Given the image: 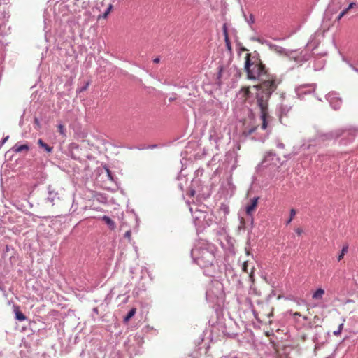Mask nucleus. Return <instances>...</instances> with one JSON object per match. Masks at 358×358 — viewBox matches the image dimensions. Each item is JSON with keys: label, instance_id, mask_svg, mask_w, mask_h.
Here are the masks:
<instances>
[{"label": "nucleus", "instance_id": "obj_1", "mask_svg": "<svg viewBox=\"0 0 358 358\" xmlns=\"http://www.w3.org/2000/svg\"><path fill=\"white\" fill-rule=\"evenodd\" d=\"M245 59L244 69L248 78L250 80H259V84L253 86L256 91L268 90L275 91L279 83L277 82L275 76L267 72L260 59L259 54L257 51L248 53Z\"/></svg>", "mask_w": 358, "mask_h": 358}, {"label": "nucleus", "instance_id": "obj_2", "mask_svg": "<svg viewBox=\"0 0 358 358\" xmlns=\"http://www.w3.org/2000/svg\"><path fill=\"white\" fill-rule=\"evenodd\" d=\"M217 247L205 240L196 243L191 250V257L194 263L203 268L206 275L213 276L215 273Z\"/></svg>", "mask_w": 358, "mask_h": 358}, {"label": "nucleus", "instance_id": "obj_3", "mask_svg": "<svg viewBox=\"0 0 358 358\" xmlns=\"http://www.w3.org/2000/svg\"><path fill=\"white\" fill-rule=\"evenodd\" d=\"M275 91L271 90H260L256 92V103L260 110V117L262 120L261 128L264 130L266 129L268 127V101L271 98V94Z\"/></svg>", "mask_w": 358, "mask_h": 358}, {"label": "nucleus", "instance_id": "obj_4", "mask_svg": "<svg viewBox=\"0 0 358 358\" xmlns=\"http://www.w3.org/2000/svg\"><path fill=\"white\" fill-rule=\"evenodd\" d=\"M194 223L198 229H203L209 227L213 222V215L211 213L196 209L194 212L190 208Z\"/></svg>", "mask_w": 358, "mask_h": 358}, {"label": "nucleus", "instance_id": "obj_5", "mask_svg": "<svg viewBox=\"0 0 358 358\" xmlns=\"http://www.w3.org/2000/svg\"><path fill=\"white\" fill-rule=\"evenodd\" d=\"M269 47L271 50L275 51V52L283 55L287 57L289 59H293L294 62L301 63L306 62L308 59V57H303V58L299 55H296V52H298L297 50H287L285 49L281 46L274 45V44H269Z\"/></svg>", "mask_w": 358, "mask_h": 358}, {"label": "nucleus", "instance_id": "obj_6", "mask_svg": "<svg viewBox=\"0 0 358 358\" xmlns=\"http://www.w3.org/2000/svg\"><path fill=\"white\" fill-rule=\"evenodd\" d=\"M280 164V159L276 156L275 152L270 151L264 155L261 164L257 166V171H260L262 169L270 166L279 167Z\"/></svg>", "mask_w": 358, "mask_h": 358}, {"label": "nucleus", "instance_id": "obj_7", "mask_svg": "<svg viewBox=\"0 0 358 358\" xmlns=\"http://www.w3.org/2000/svg\"><path fill=\"white\" fill-rule=\"evenodd\" d=\"M315 90V84H305L296 87L295 92L299 99H303L304 95L313 92Z\"/></svg>", "mask_w": 358, "mask_h": 358}, {"label": "nucleus", "instance_id": "obj_8", "mask_svg": "<svg viewBox=\"0 0 358 358\" xmlns=\"http://www.w3.org/2000/svg\"><path fill=\"white\" fill-rule=\"evenodd\" d=\"M326 99L334 110H338L341 108L342 99L338 96V94L336 92H329L326 96Z\"/></svg>", "mask_w": 358, "mask_h": 358}, {"label": "nucleus", "instance_id": "obj_9", "mask_svg": "<svg viewBox=\"0 0 358 358\" xmlns=\"http://www.w3.org/2000/svg\"><path fill=\"white\" fill-rule=\"evenodd\" d=\"M259 199V198L258 196L253 197L245 206V213L250 220L251 226L253 224L252 212L257 206Z\"/></svg>", "mask_w": 358, "mask_h": 358}, {"label": "nucleus", "instance_id": "obj_10", "mask_svg": "<svg viewBox=\"0 0 358 358\" xmlns=\"http://www.w3.org/2000/svg\"><path fill=\"white\" fill-rule=\"evenodd\" d=\"M203 190V187L199 179H193L189 187V195L194 196L196 194L201 195Z\"/></svg>", "mask_w": 358, "mask_h": 358}, {"label": "nucleus", "instance_id": "obj_11", "mask_svg": "<svg viewBox=\"0 0 358 358\" xmlns=\"http://www.w3.org/2000/svg\"><path fill=\"white\" fill-rule=\"evenodd\" d=\"M5 219L10 224H21L24 220L22 215L12 211L7 214Z\"/></svg>", "mask_w": 358, "mask_h": 358}, {"label": "nucleus", "instance_id": "obj_12", "mask_svg": "<svg viewBox=\"0 0 358 358\" xmlns=\"http://www.w3.org/2000/svg\"><path fill=\"white\" fill-rule=\"evenodd\" d=\"M343 133V130L338 129L336 131H333L327 134H322L319 135V138L322 140H330L332 138H337L339 136H342Z\"/></svg>", "mask_w": 358, "mask_h": 358}, {"label": "nucleus", "instance_id": "obj_13", "mask_svg": "<svg viewBox=\"0 0 358 358\" xmlns=\"http://www.w3.org/2000/svg\"><path fill=\"white\" fill-rule=\"evenodd\" d=\"M14 249L12 246L6 245H5L4 248L3 249L2 252V258L4 260L10 259V261L14 257Z\"/></svg>", "mask_w": 358, "mask_h": 358}, {"label": "nucleus", "instance_id": "obj_14", "mask_svg": "<svg viewBox=\"0 0 358 358\" xmlns=\"http://www.w3.org/2000/svg\"><path fill=\"white\" fill-rule=\"evenodd\" d=\"M48 196L47 197V201L50 202L52 205L55 204V201L59 199V196L57 192L53 188L52 185H48Z\"/></svg>", "mask_w": 358, "mask_h": 358}, {"label": "nucleus", "instance_id": "obj_15", "mask_svg": "<svg viewBox=\"0 0 358 358\" xmlns=\"http://www.w3.org/2000/svg\"><path fill=\"white\" fill-rule=\"evenodd\" d=\"M29 150V146L27 144L21 145L19 143H17L12 147L10 151L17 153L23 151L27 152Z\"/></svg>", "mask_w": 358, "mask_h": 358}, {"label": "nucleus", "instance_id": "obj_16", "mask_svg": "<svg viewBox=\"0 0 358 358\" xmlns=\"http://www.w3.org/2000/svg\"><path fill=\"white\" fill-rule=\"evenodd\" d=\"M325 294L324 289L322 288H318L315 290V292L313 294L312 298L314 300L321 301L323 299V296Z\"/></svg>", "mask_w": 358, "mask_h": 358}, {"label": "nucleus", "instance_id": "obj_17", "mask_svg": "<svg viewBox=\"0 0 358 358\" xmlns=\"http://www.w3.org/2000/svg\"><path fill=\"white\" fill-rule=\"evenodd\" d=\"M38 145L40 148L43 149L46 152L50 153L52 152L53 147L50 146L45 143L41 138L38 140Z\"/></svg>", "mask_w": 358, "mask_h": 358}, {"label": "nucleus", "instance_id": "obj_18", "mask_svg": "<svg viewBox=\"0 0 358 358\" xmlns=\"http://www.w3.org/2000/svg\"><path fill=\"white\" fill-rule=\"evenodd\" d=\"M101 220L108 225L109 229H114L116 227L115 222L108 216L103 215Z\"/></svg>", "mask_w": 358, "mask_h": 358}, {"label": "nucleus", "instance_id": "obj_19", "mask_svg": "<svg viewBox=\"0 0 358 358\" xmlns=\"http://www.w3.org/2000/svg\"><path fill=\"white\" fill-rule=\"evenodd\" d=\"M15 319L18 321L22 322L26 320V316L20 310H19L18 308L15 310Z\"/></svg>", "mask_w": 358, "mask_h": 358}, {"label": "nucleus", "instance_id": "obj_20", "mask_svg": "<svg viewBox=\"0 0 358 358\" xmlns=\"http://www.w3.org/2000/svg\"><path fill=\"white\" fill-rule=\"evenodd\" d=\"M135 314H136V309L135 308H131L127 313V314L124 317L123 321L124 322H128L131 320V318L134 316Z\"/></svg>", "mask_w": 358, "mask_h": 358}, {"label": "nucleus", "instance_id": "obj_21", "mask_svg": "<svg viewBox=\"0 0 358 358\" xmlns=\"http://www.w3.org/2000/svg\"><path fill=\"white\" fill-rule=\"evenodd\" d=\"M242 13H243V17L245 18V21L248 22V24L250 26H251L255 22V18H254L253 15L250 14V16L248 17L243 8H242Z\"/></svg>", "mask_w": 358, "mask_h": 358}, {"label": "nucleus", "instance_id": "obj_22", "mask_svg": "<svg viewBox=\"0 0 358 358\" xmlns=\"http://www.w3.org/2000/svg\"><path fill=\"white\" fill-rule=\"evenodd\" d=\"M0 16L3 21H8L10 17V13L8 10H0Z\"/></svg>", "mask_w": 358, "mask_h": 358}, {"label": "nucleus", "instance_id": "obj_23", "mask_svg": "<svg viewBox=\"0 0 358 358\" xmlns=\"http://www.w3.org/2000/svg\"><path fill=\"white\" fill-rule=\"evenodd\" d=\"M348 245H344L341 250V254L338 257V261H341L343 258V256L348 252Z\"/></svg>", "mask_w": 358, "mask_h": 358}, {"label": "nucleus", "instance_id": "obj_24", "mask_svg": "<svg viewBox=\"0 0 358 358\" xmlns=\"http://www.w3.org/2000/svg\"><path fill=\"white\" fill-rule=\"evenodd\" d=\"M104 169L106 171L108 179L111 181H115L112 171L106 165L104 166Z\"/></svg>", "mask_w": 358, "mask_h": 358}, {"label": "nucleus", "instance_id": "obj_25", "mask_svg": "<svg viewBox=\"0 0 358 358\" xmlns=\"http://www.w3.org/2000/svg\"><path fill=\"white\" fill-rule=\"evenodd\" d=\"M113 6L111 3H110L108 5L107 9L106 10V11L102 15V17L106 18L108 17V15H109L110 12L111 11V10L113 9Z\"/></svg>", "mask_w": 358, "mask_h": 358}, {"label": "nucleus", "instance_id": "obj_26", "mask_svg": "<svg viewBox=\"0 0 358 358\" xmlns=\"http://www.w3.org/2000/svg\"><path fill=\"white\" fill-rule=\"evenodd\" d=\"M34 125L35 129H36V130H40L41 128L39 119L37 117H34Z\"/></svg>", "mask_w": 358, "mask_h": 358}, {"label": "nucleus", "instance_id": "obj_27", "mask_svg": "<svg viewBox=\"0 0 358 358\" xmlns=\"http://www.w3.org/2000/svg\"><path fill=\"white\" fill-rule=\"evenodd\" d=\"M224 42H225V45H226L227 50L229 51H231V42H230L229 36H226V37H224Z\"/></svg>", "mask_w": 358, "mask_h": 358}, {"label": "nucleus", "instance_id": "obj_28", "mask_svg": "<svg viewBox=\"0 0 358 358\" xmlns=\"http://www.w3.org/2000/svg\"><path fill=\"white\" fill-rule=\"evenodd\" d=\"M348 13V9L343 10L338 16L337 17V20H340L346 13Z\"/></svg>", "mask_w": 358, "mask_h": 358}, {"label": "nucleus", "instance_id": "obj_29", "mask_svg": "<svg viewBox=\"0 0 358 358\" xmlns=\"http://www.w3.org/2000/svg\"><path fill=\"white\" fill-rule=\"evenodd\" d=\"M8 138L9 136H7L0 141V149L2 148L3 144L8 140Z\"/></svg>", "mask_w": 358, "mask_h": 358}, {"label": "nucleus", "instance_id": "obj_30", "mask_svg": "<svg viewBox=\"0 0 358 358\" xmlns=\"http://www.w3.org/2000/svg\"><path fill=\"white\" fill-rule=\"evenodd\" d=\"M222 30H223V34H224V37H226V36H229L228 35V31H227V24H223Z\"/></svg>", "mask_w": 358, "mask_h": 358}, {"label": "nucleus", "instance_id": "obj_31", "mask_svg": "<svg viewBox=\"0 0 358 358\" xmlns=\"http://www.w3.org/2000/svg\"><path fill=\"white\" fill-rule=\"evenodd\" d=\"M257 41H258V42H259V43H261L262 44L265 43V44L268 45V46H269V44H271L270 42H268L267 41H265V40H262V39H261L259 38H257Z\"/></svg>", "mask_w": 358, "mask_h": 358}, {"label": "nucleus", "instance_id": "obj_32", "mask_svg": "<svg viewBox=\"0 0 358 358\" xmlns=\"http://www.w3.org/2000/svg\"><path fill=\"white\" fill-rule=\"evenodd\" d=\"M94 314H96V315H98L99 314V309L97 307H94L93 309H92V317L94 318V320H95L94 318Z\"/></svg>", "mask_w": 358, "mask_h": 358}, {"label": "nucleus", "instance_id": "obj_33", "mask_svg": "<svg viewBox=\"0 0 358 358\" xmlns=\"http://www.w3.org/2000/svg\"><path fill=\"white\" fill-rule=\"evenodd\" d=\"M222 69H223V67L222 66H219V71H218V73H217V78L220 79L222 76Z\"/></svg>", "mask_w": 358, "mask_h": 358}, {"label": "nucleus", "instance_id": "obj_34", "mask_svg": "<svg viewBox=\"0 0 358 358\" xmlns=\"http://www.w3.org/2000/svg\"><path fill=\"white\" fill-rule=\"evenodd\" d=\"M10 2V0H0V6L3 5H7Z\"/></svg>", "mask_w": 358, "mask_h": 358}, {"label": "nucleus", "instance_id": "obj_35", "mask_svg": "<svg viewBox=\"0 0 358 358\" xmlns=\"http://www.w3.org/2000/svg\"><path fill=\"white\" fill-rule=\"evenodd\" d=\"M89 85H90V83H89V82H87V83L84 86H83V87L80 88V92H83V91L86 90L87 89V87H88Z\"/></svg>", "mask_w": 358, "mask_h": 358}, {"label": "nucleus", "instance_id": "obj_36", "mask_svg": "<svg viewBox=\"0 0 358 358\" xmlns=\"http://www.w3.org/2000/svg\"><path fill=\"white\" fill-rule=\"evenodd\" d=\"M295 232L297 235L300 236L303 233V229L301 228H297L295 229Z\"/></svg>", "mask_w": 358, "mask_h": 358}, {"label": "nucleus", "instance_id": "obj_37", "mask_svg": "<svg viewBox=\"0 0 358 358\" xmlns=\"http://www.w3.org/2000/svg\"><path fill=\"white\" fill-rule=\"evenodd\" d=\"M355 6V2H352L349 4V6H348V8H346L345 9H348V11L352 8L354 6Z\"/></svg>", "mask_w": 358, "mask_h": 358}, {"label": "nucleus", "instance_id": "obj_38", "mask_svg": "<svg viewBox=\"0 0 358 358\" xmlns=\"http://www.w3.org/2000/svg\"><path fill=\"white\" fill-rule=\"evenodd\" d=\"M27 215H29V216H31L33 217V220L35 222L36 221V219L35 217H36V215H34L33 213H31V212H26L25 213Z\"/></svg>", "mask_w": 358, "mask_h": 358}, {"label": "nucleus", "instance_id": "obj_39", "mask_svg": "<svg viewBox=\"0 0 358 358\" xmlns=\"http://www.w3.org/2000/svg\"><path fill=\"white\" fill-rule=\"evenodd\" d=\"M58 127H59V131L61 134H64V126L62 124H59Z\"/></svg>", "mask_w": 358, "mask_h": 358}, {"label": "nucleus", "instance_id": "obj_40", "mask_svg": "<svg viewBox=\"0 0 358 358\" xmlns=\"http://www.w3.org/2000/svg\"><path fill=\"white\" fill-rule=\"evenodd\" d=\"M295 215H296V210L294 209H291L290 217H293Z\"/></svg>", "mask_w": 358, "mask_h": 358}, {"label": "nucleus", "instance_id": "obj_41", "mask_svg": "<svg viewBox=\"0 0 358 358\" xmlns=\"http://www.w3.org/2000/svg\"><path fill=\"white\" fill-rule=\"evenodd\" d=\"M131 231H127L124 234V237L129 238L131 236Z\"/></svg>", "mask_w": 358, "mask_h": 358}, {"label": "nucleus", "instance_id": "obj_42", "mask_svg": "<svg viewBox=\"0 0 358 358\" xmlns=\"http://www.w3.org/2000/svg\"><path fill=\"white\" fill-rule=\"evenodd\" d=\"M341 331H340V330H338V329H337L333 332L334 335L336 336H339L341 334Z\"/></svg>", "mask_w": 358, "mask_h": 358}, {"label": "nucleus", "instance_id": "obj_43", "mask_svg": "<svg viewBox=\"0 0 358 358\" xmlns=\"http://www.w3.org/2000/svg\"><path fill=\"white\" fill-rule=\"evenodd\" d=\"M277 147L283 149L285 148V145L282 143H278Z\"/></svg>", "mask_w": 358, "mask_h": 358}, {"label": "nucleus", "instance_id": "obj_44", "mask_svg": "<svg viewBox=\"0 0 358 358\" xmlns=\"http://www.w3.org/2000/svg\"><path fill=\"white\" fill-rule=\"evenodd\" d=\"M256 130V127H253L252 129H250L248 131L249 134H252Z\"/></svg>", "mask_w": 358, "mask_h": 358}, {"label": "nucleus", "instance_id": "obj_45", "mask_svg": "<svg viewBox=\"0 0 358 358\" xmlns=\"http://www.w3.org/2000/svg\"><path fill=\"white\" fill-rule=\"evenodd\" d=\"M343 325H344L343 323H341V324H339V326L338 327V329L340 330V331H342L343 328Z\"/></svg>", "mask_w": 358, "mask_h": 358}, {"label": "nucleus", "instance_id": "obj_46", "mask_svg": "<svg viewBox=\"0 0 358 358\" xmlns=\"http://www.w3.org/2000/svg\"><path fill=\"white\" fill-rule=\"evenodd\" d=\"M153 62L155 63H159L160 62V58L159 57H156L153 59Z\"/></svg>", "mask_w": 358, "mask_h": 358}, {"label": "nucleus", "instance_id": "obj_47", "mask_svg": "<svg viewBox=\"0 0 358 358\" xmlns=\"http://www.w3.org/2000/svg\"><path fill=\"white\" fill-rule=\"evenodd\" d=\"M157 147V144L150 145L148 146V148L153 149Z\"/></svg>", "mask_w": 358, "mask_h": 358}, {"label": "nucleus", "instance_id": "obj_48", "mask_svg": "<svg viewBox=\"0 0 358 358\" xmlns=\"http://www.w3.org/2000/svg\"><path fill=\"white\" fill-rule=\"evenodd\" d=\"M246 269H247V263L244 262L243 266V270L245 271H247Z\"/></svg>", "mask_w": 358, "mask_h": 358}, {"label": "nucleus", "instance_id": "obj_49", "mask_svg": "<svg viewBox=\"0 0 358 358\" xmlns=\"http://www.w3.org/2000/svg\"><path fill=\"white\" fill-rule=\"evenodd\" d=\"M176 99V96H171V97H170V98L169 99V101L170 102H172V101H175Z\"/></svg>", "mask_w": 358, "mask_h": 358}, {"label": "nucleus", "instance_id": "obj_50", "mask_svg": "<svg viewBox=\"0 0 358 358\" xmlns=\"http://www.w3.org/2000/svg\"><path fill=\"white\" fill-rule=\"evenodd\" d=\"M135 338H136L138 341H141L143 339L140 336H135Z\"/></svg>", "mask_w": 358, "mask_h": 358}, {"label": "nucleus", "instance_id": "obj_51", "mask_svg": "<svg viewBox=\"0 0 358 358\" xmlns=\"http://www.w3.org/2000/svg\"><path fill=\"white\" fill-rule=\"evenodd\" d=\"M292 218H293V217H289V219L287 221V224H289V223L292 222Z\"/></svg>", "mask_w": 358, "mask_h": 358}, {"label": "nucleus", "instance_id": "obj_52", "mask_svg": "<svg viewBox=\"0 0 358 358\" xmlns=\"http://www.w3.org/2000/svg\"><path fill=\"white\" fill-rule=\"evenodd\" d=\"M179 187L181 190H183V186L182 185L181 183L179 184Z\"/></svg>", "mask_w": 358, "mask_h": 358}, {"label": "nucleus", "instance_id": "obj_53", "mask_svg": "<svg viewBox=\"0 0 358 358\" xmlns=\"http://www.w3.org/2000/svg\"><path fill=\"white\" fill-rule=\"evenodd\" d=\"M224 212H225L226 213H228V211H229L228 208L224 207Z\"/></svg>", "mask_w": 358, "mask_h": 358}, {"label": "nucleus", "instance_id": "obj_54", "mask_svg": "<svg viewBox=\"0 0 358 358\" xmlns=\"http://www.w3.org/2000/svg\"><path fill=\"white\" fill-rule=\"evenodd\" d=\"M241 50L242 51H247V50H247L245 48H244V47L241 48Z\"/></svg>", "mask_w": 358, "mask_h": 358}, {"label": "nucleus", "instance_id": "obj_55", "mask_svg": "<svg viewBox=\"0 0 358 358\" xmlns=\"http://www.w3.org/2000/svg\"><path fill=\"white\" fill-rule=\"evenodd\" d=\"M294 315L296 316H301V314L299 313H295Z\"/></svg>", "mask_w": 358, "mask_h": 358}, {"label": "nucleus", "instance_id": "obj_56", "mask_svg": "<svg viewBox=\"0 0 358 358\" xmlns=\"http://www.w3.org/2000/svg\"><path fill=\"white\" fill-rule=\"evenodd\" d=\"M257 38H252V39L253 41H257Z\"/></svg>", "mask_w": 358, "mask_h": 358}, {"label": "nucleus", "instance_id": "obj_57", "mask_svg": "<svg viewBox=\"0 0 358 358\" xmlns=\"http://www.w3.org/2000/svg\"><path fill=\"white\" fill-rule=\"evenodd\" d=\"M357 71H358V69H356Z\"/></svg>", "mask_w": 358, "mask_h": 358}, {"label": "nucleus", "instance_id": "obj_58", "mask_svg": "<svg viewBox=\"0 0 358 358\" xmlns=\"http://www.w3.org/2000/svg\"><path fill=\"white\" fill-rule=\"evenodd\" d=\"M327 358H330L329 357H327Z\"/></svg>", "mask_w": 358, "mask_h": 358}, {"label": "nucleus", "instance_id": "obj_59", "mask_svg": "<svg viewBox=\"0 0 358 358\" xmlns=\"http://www.w3.org/2000/svg\"><path fill=\"white\" fill-rule=\"evenodd\" d=\"M234 358H236V357H234Z\"/></svg>", "mask_w": 358, "mask_h": 358}]
</instances>
